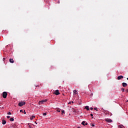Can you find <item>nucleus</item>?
<instances>
[{"instance_id": "nucleus-27", "label": "nucleus", "mask_w": 128, "mask_h": 128, "mask_svg": "<svg viewBox=\"0 0 128 128\" xmlns=\"http://www.w3.org/2000/svg\"><path fill=\"white\" fill-rule=\"evenodd\" d=\"M92 126L94 128V124H92Z\"/></svg>"}, {"instance_id": "nucleus-2", "label": "nucleus", "mask_w": 128, "mask_h": 128, "mask_svg": "<svg viewBox=\"0 0 128 128\" xmlns=\"http://www.w3.org/2000/svg\"><path fill=\"white\" fill-rule=\"evenodd\" d=\"M26 104V102H21L18 103L19 106H24Z\"/></svg>"}, {"instance_id": "nucleus-4", "label": "nucleus", "mask_w": 128, "mask_h": 128, "mask_svg": "<svg viewBox=\"0 0 128 128\" xmlns=\"http://www.w3.org/2000/svg\"><path fill=\"white\" fill-rule=\"evenodd\" d=\"M54 94L56 96H58V94H60V92L58 90H57L54 92Z\"/></svg>"}, {"instance_id": "nucleus-9", "label": "nucleus", "mask_w": 128, "mask_h": 128, "mask_svg": "<svg viewBox=\"0 0 128 128\" xmlns=\"http://www.w3.org/2000/svg\"><path fill=\"white\" fill-rule=\"evenodd\" d=\"M82 124L83 126H88V123H86V121H83L82 122Z\"/></svg>"}, {"instance_id": "nucleus-11", "label": "nucleus", "mask_w": 128, "mask_h": 128, "mask_svg": "<svg viewBox=\"0 0 128 128\" xmlns=\"http://www.w3.org/2000/svg\"><path fill=\"white\" fill-rule=\"evenodd\" d=\"M34 118H36V116H32L30 117V119L31 120H34Z\"/></svg>"}, {"instance_id": "nucleus-14", "label": "nucleus", "mask_w": 128, "mask_h": 128, "mask_svg": "<svg viewBox=\"0 0 128 128\" xmlns=\"http://www.w3.org/2000/svg\"><path fill=\"white\" fill-rule=\"evenodd\" d=\"M10 122H14V118H10Z\"/></svg>"}, {"instance_id": "nucleus-28", "label": "nucleus", "mask_w": 128, "mask_h": 128, "mask_svg": "<svg viewBox=\"0 0 128 128\" xmlns=\"http://www.w3.org/2000/svg\"><path fill=\"white\" fill-rule=\"evenodd\" d=\"M6 60V58H3V60Z\"/></svg>"}, {"instance_id": "nucleus-24", "label": "nucleus", "mask_w": 128, "mask_h": 128, "mask_svg": "<svg viewBox=\"0 0 128 128\" xmlns=\"http://www.w3.org/2000/svg\"><path fill=\"white\" fill-rule=\"evenodd\" d=\"M20 112H24V111H22V110H20Z\"/></svg>"}, {"instance_id": "nucleus-29", "label": "nucleus", "mask_w": 128, "mask_h": 128, "mask_svg": "<svg viewBox=\"0 0 128 128\" xmlns=\"http://www.w3.org/2000/svg\"><path fill=\"white\" fill-rule=\"evenodd\" d=\"M126 92H128V89L126 90Z\"/></svg>"}, {"instance_id": "nucleus-1", "label": "nucleus", "mask_w": 128, "mask_h": 128, "mask_svg": "<svg viewBox=\"0 0 128 128\" xmlns=\"http://www.w3.org/2000/svg\"><path fill=\"white\" fill-rule=\"evenodd\" d=\"M7 96L8 93L6 92H2V98H6Z\"/></svg>"}, {"instance_id": "nucleus-20", "label": "nucleus", "mask_w": 128, "mask_h": 128, "mask_svg": "<svg viewBox=\"0 0 128 128\" xmlns=\"http://www.w3.org/2000/svg\"><path fill=\"white\" fill-rule=\"evenodd\" d=\"M122 90L124 92V88H122Z\"/></svg>"}, {"instance_id": "nucleus-25", "label": "nucleus", "mask_w": 128, "mask_h": 128, "mask_svg": "<svg viewBox=\"0 0 128 128\" xmlns=\"http://www.w3.org/2000/svg\"><path fill=\"white\" fill-rule=\"evenodd\" d=\"M94 110H96V111L98 112V109H97L96 108H94Z\"/></svg>"}, {"instance_id": "nucleus-17", "label": "nucleus", "mask_w": 128, "mask_h": 128, "mask_svg": "<svg viewBox=\"0 0 128 128\" xmlns=\"http://www.w3.org/2000/svg\"><path fill=\"white\" fill-rule=\"evenodd\" d=\"M76 92H76V90H74V94H76Z\"/></svg>"}, {"instance_id": "nucleus-15", "label": "nucleus", "mask_w": 128, "mask_h": 128, "mask_svg": "<svg viewBox=\"0 0 128 128\" xmlns=\"http://www.w3.org/2000/svg\"><path fill=\"white\" fill-rule=\"evenodd\" d=\"M56 112H60V108H57Z\"/></svg>"}, {"instance_id": "nucleus-8", "label": "nucleus", "mask_w": 128, "mask_h": 128, "mask_svg": "<svg viewBox=\"0 0 128 128\" xmlns=\"http://www.w3.org/2000/svg\"><path fill=\"white\" fill-rule=\"evenodd\" d=\"M122 78H124V76H120L118 77V80H122Z\"/></svg>"}, {"instance_id": "nucleus-18", "label": "nucleus", "mask_w": 128, "mask_h": 128, "mask_svg": "<svg viewBox=\"0 0 128 128\" xmlns=\"http://www.w3.org/2000/svg\"><path fill=\"white\" fill-rule=\"evenodd\" d=\"M43 116H46V112L43 113Z\"/></svg>"}, {"instance_id": "nucleus-26", "label": "nucleus", "mask_w": 128, "mask_h": 128, "mask_svg": "<svg viewBox=\"0 0 128 128\" xmlns=\"http://www.w3.org/2000/svg\"><path fill=\"white\" fill-rule=\"evenodd\" d=\"M90 110H94V108H90Z\"/></svg>"}, {"instance_id": "nucleus-16", "label": "nucleus", "mask_w": 128, "mask_h": 128, "mask_svg": "<svg viewBox=\"0 0 128 128\" xmlns=\"http://www.w3.org/2000/svg\"><path fill=\"white\" fill-rule=\"evenodd\" d=\"M62 114H64V110H62Z\"/></svg>"}, {"instance_id": "nucleus-30", "label": "nucleus", "mask_w": 128, "mask_h": 128, "mask_svg": "<svg viewBox=\"0 0 128 128\" xmlns=\"http://www.w3.org/2000/svg\"><path fill=\"white\" fill-rule=\"evenodd\" d=\"M38 86H36V88H38Z\"/></svg>"}, {"instance_id": "nucleus-21", "label": "nucleus", "mask_w": 128, "mask_h": 128, "mask_svg": "<svg viewBox=\"0 0 128 128\" xmlns=\"http://www.w3.org/2000/svg\"><path fill=\"white\" fill-rule=\"evenodd\" d=\"M8 114H12V112H8Z\"/></svg>"}, {"instance_id": "nucleus-13", "label": "nucleus", "mask_w": 128, "mask_h": 128, "mask_svg": "<svg viewBox=\"0 0 128 128\" xmlns=\"http://www.w3.org/2000/svg\"><path fill=\"white\" fill-rule=\"evenodd\" d=\"M85 108L86 110H90V108H88V106H85Z\"/></svg>"}, {"instance_id": "nucleus-10", "label": "nucleus", "mask_w": 128, "mask_h": 128, "mask_svg": "<svg viewBox=\"0 0 128 128\" xmlns=\"http://www.w3.org/2000/svg\"><path fill=\"white\" fill-rule=\"evenodd\" d=\"M2 124H6V120H2Z\"/></svg>"}, {"instance_id": "nucleus-3", "label": "nucleus", "mask_w": 128, "mask_h": 128, "mask_svg": "<svg viewBox=\"0 0 128 128\" xmlns=\"http://www.w3.org/2000/svg\"><path fill=\"white\" fill-rule=\"evenodd\" d=\"M47 100H42L39 102L38 104H42L44 102H47Z\"/></svg>"}, {"instance_id": "nucleus-32", "label": "nucleus", "mask_w": 128, "mask_h": 128, "mask_svg": "<svg viewBox=\"0 0 128 128\" xmlns=\"http://www.w3.org/2000/svg\"><path fill=\"white\" fill-rule=\"evenodd\" d=\"M70 102H70L69 104H70Z\"/></svg>"}, {"instance_id": "nucleus-7", "label": "nucleus", "mask_w": 128, "mask_h": 128, "mask_svg": "<svg viewBox=\"0 0 128 128\" xmlns=\"http://www.w3.org/2000/svg\"><path fill=\"white\" fill-rule=\"evenodd\" d=\"M122 84V86H124V88H126V86H128V84L126 83V82H123Z\"/></svg>"}, {"instance_id": "nucleus-22", "label": "nucleus", "mask_w": 128, "mask_h": 128, "mask_svg": "<svg viewBox=\"0 0 128 128\" xmlns=\"http://www.w3.org/2000/svg\"><path fill=\"white\" fill-rule=\"evenodd\" d=\"M6 118H10V116H7Z\"/></svg>"}, {"instance_id": "nucleus-31", "label": "nucleus", "mask_w": 128, "mask_h": 128, "mask_svg": "<svg viewBox=\"0 0 128 128\" xmlns=\"http://www.w3.org/2000/svg\"><path fill=\"white\" fill-rule=\"evenodd\" d=\"M72 102V104H74V102Z\"/></svg>"}, {"instance_id": "nucleus-12", "label": "nucleus", "mask_w": 128, "mask_h": 128, "mask_svg": "<svg viewBox=\"0 0 128 128\" xmlns=\"http://www.w3.org/2000/svg\"><path fill=\"white\" fill-rule=\"evenodd\" d=\"M118 128H124V126L122 124H120L118 126Z\"/></svg>"}, {"instance_id": "nucleus-6", "label": "nucleus", "mask_w": 128, "mask_h": 128, "mask_svg": "<svg viewBox=\"0 0 128 128\" xmlns=\"http://www.w3.org/2000/svg\"><path fill=\"white\" fill-rule=\"evenodd\" d=\"M11 64H14V59L12 58H10L9 60Z\"/></svg>"}, {"instance_id": "nucleus-34", "label": "nucleus", "mask_w": 128, "mask_h": 128, "mask_svg": "<svg viewBox=\"0 0 128 128\" xmlns=\"http://www.w3.org/2000/svg\"><path fill=\"white\" fill-rule=\"evenodd\" d=\"M78 128H80V127H78Z\"/></svg>"}, {"instance_id": "nucleus-33", "label": "nucleus", "mask_w": 128, "mask_h": 128, "mask_svg": "<svg viewBox=\"0 0 128 128\" xmlns=\"http://www.w3.org/2000/svg\"><path fill=\"white\" fill-rule=\"evenodd\" d=\"M127 80H128V78H127Z\"/></svg>"}, {"instance_id": "nucleus-23", "label": "nucleus", "mask_w": 128, "mask_h": 128, "mask_svg": "<svg viewBox=\"0 0 128 128\" xmlns=\"http://www.w3.org/2000/svg\"><path fill=\"white\" fill-rule=\"evenodd\" d=\"M24 112V114H26V110H24V112Z\"/></svg>"}, {"instance_id": "nucleus-5", "label": "nucleus", "mask_w": 128, "mask_h": 128, "mask_svg": "<svg viewBox=\"0 0 128 128\" xmlns=\"http://www.w3.org/2000/svg\"><path fill=\"white\" fill-rule=\"evenodd\" d=\"M106 122H112V120L110 119L106 118L105 120Z\"/></svg>"}, {"instance_id": "nucleus-19", "label": "nucleus", "mask_w": 128, "mask_h": 128, "mask_svg": "<svg viewBox=\"0 0 128 128\" xmlns=\"http://www.w3.org/2000/svg\"><path fill=\"white\" fill-rule=\"evenodd\" d=\"M90 116H92H92H94V114H90Z\"/></svg>"}]
</instances>
